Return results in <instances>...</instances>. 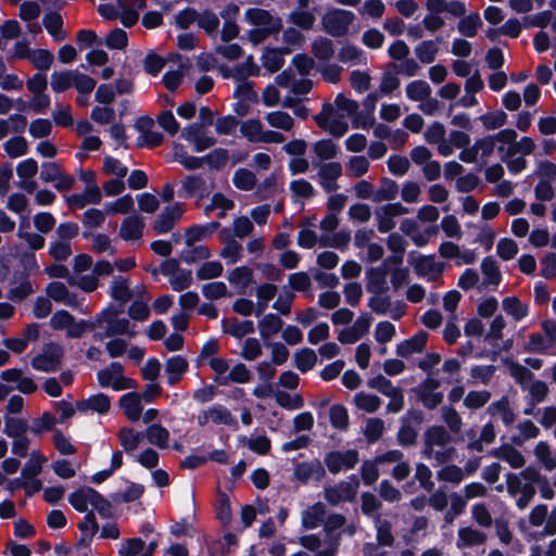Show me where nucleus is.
Returning a JSON list of instances; mask_svg holds the SVG:
<instances>
[{
  "mask_svg": "<svg viewBox=\"0 0 556 556\" xmlns=\"http://www.w3.org/2000/svg\"><path fill=\"white\" fill-rule=\"evenodd\" d=\"M358 463V453L355 450L330 452L325 457V465L331 473L349 470Z\"/></svg>",
  "mask_w": 556,
  "mask_h": 556,
  "instance_id": "16",
  "label": "nucleus"
},
{
  "mask_svg": "<svg viewBox=\"0 0 556 556\" xmlns=\"http://www.w3.org/2000/svg\"><path fill=\"white\" fill-rule=\"evenodd\" d=\"M534 455L545 470L552 471L556 468V453L546 442L541 441L536 444Z\"/></svg>",
  "mask_w": 556,
  "mask_h": 556,
  "instance_id": "56",
  "label": "nucleus"
},
{
  "mask_svg": "<svg viewBox=\"0 0 556 556\" xmlns=\"http://www.w3.org/2000/svg\"><path fill=\"white\" fill-rule=\"evenodd\" d=\"M42 23L54 40L62 41L66 38V34L62 30L63 20L60 14L49 13L43 17Z\"/></svg>",
  "mask_w": 556,
  "mask_h": 556,
  "instance_id": "58",
  "label": "nucleus"
},
{
  "mask_svg": "<svg viewBox=\"0 0 556 556\" xmlns=\"http://www.w3.org/2000/svg\"><path fill=\"white\" fill-rule=\"evenodd\" d=\"M188 368L189 363L181 355L169 357L165 362V375L167 383L169 386H175L176 383H178L184 377V375L187 372Z\"/></svg>",
  "mask_w": 556,
  "mask_h": 556,
  "instance_id": "29",
  "label": "nucleus"
},
{
  "mask_svg": "<svg viewBox=\"0 0 556 556\" xmlns=\"http://www.w3.org/2000/svg\"><path fill=\"white\" fill-rule=\"evenodd\" d=\"M371 320L368 314L359 315L352 326L342 329L338 333V340L343 344L355 343L369 331Z\"/></svg>",
  "mask_w": 556,
  "mask_h": 556,
  "instance_id": "17",
  "label": "nucleus"
},
{
  "mask_svg": "<svg viewBox=\"0 0 556 556\" xmlns=\"http://www.w3.org/2000/svg\"><path fill=\"white\" fill-rule=\"evenodd\" d=\"M488 413L493 417L501 418L506 426H509L515 421V414L510 407L508 399L505 396L493 402L488 407Z\"/></svg>",
  "mask_w": 556,
  "mask_h": 556,
  "instance_id": "46",
  "label": "nucleus"
},
{
  "mask_svg": "<svg viewBox=\"0 0 556 556\" xmlns=\"http://www.w3.org/2000/svg\"><path fill=\"white\" fill-rule=\"evenodd\" d=\"M223 329L226 333L235 338H242L254 332V323L248 319L239 320L238 318L231 317L223 320Z\"/></svg>",
  "mask_w": 556,
  "mask_h": 556,
  "instance_id": "41",
  "label": "nucleus"
},
{
  "mask_svg": "<svg viewBox=\"0 0 556 556\" xmlns=\"http://www.w3.org/2000/svg\"><path fill=\"white\" fill-rule=\"evenodd\" d=\"M184 214V206L180 203L166 206L154 222L153 229L156 233H166Z\"/></svg>",
  "mask_w": 556,
  "mask_h": 556,
  "instance_id": "20",
  "label": "nucleus"
},
{
  "mask_svg": "<svg viewBox=\"0 0 556 556\" xmlns=\"http://www.w3.org/2000/svg\"><path fill=\"white\" fill-rule=\"evenodd\" d=\"M50 326L54 330H66L68 338H80L86 331L84 320L75 321V318L67 311H56L50 318Z\"/></svg>",
  "mask_w": 556,
  "mask_h": 556,
  "instance_id": "14",
  "label": "nucleus"
},
{
  "mask_svg": "<svg viewBox=\"0 0 556 556\" xmlns=\"http://www.w3.org/2000/svg\"><path fill=\"white\" fill-rule=\"evenodd\" d=\"M46 293L53 301L66 306L76 307L79 305L77 295L71 292L63 282H50L46 288Z\"/></svg>",
  "mask_w": 556,
  "mask_h": 556,
  "instance_id": "25",
  "label": "nucleus"
},
{
  "mask_svg": "<svg viewBox=\"0 0 556 556\" xmlns=\"http://www.w3.org/2000/svg\"><path fill=\"white\" fill-rule=\"evenodd\" d=\"M324 470L319 462L301 463L294 469L295 478L301 482H308L313 479H319Z\"/></svg>",
  "mask_w": 556,
  "mask_h": 556,
  "instance_id": "48",
  "label": "nucleus"
},
{
  "mask_svg": "<svg viewBox=\"0 0 556 556\" xmlns=\"http://www.w3.org/2000/svg\"><path fill=\"white\" fill-rule=\"evenodd\" d=\"M325 516V504L315 503L302 513V525L305 529H315L323 523Z\"/></svg>",
  "mask_w": 556,
  "mask_h": 556,
  "instance_id": "42",
  "label": "nucleus"
},
{
  "mask_svg": "<svg viewBox=\"0 0 556 556\" xmlns=\"http://www.w3.org/2000/svg\"><path fill=\"white\" fill-rule=\"evenodd\" d=\"M55 422V417L51 413L45 412L41 416L33 420L29 430L33 434L40 437L53 430Z\"/></svg>",
  "mask_w": 556,
  "mask_h": 556,
  "instance_id": "63",
  "label": "nucleus"
},
{
  "mask_svg": "<svg viewBox=\"0 0 556 556\" xmlns=\"http://www.w3.org/2000/svg\"><path fill=\"white\" fill-rule=\"evenodd\" d=\"M359 488V481L355 475L348 480L340 481L333 485L324 489V495L331 505H339L342 502H351L356 497Z\"/></svg>",
  "mask_w": 556,
  "mask_h": 556,
  "instance_id": "8",
  "label": "nucleus"
},
{
  "mask_svg": "<svg viewBox=\"0 0 556 556\" xmlns=\"http://www.w3.org/2000/svg\"><path fill=\"white\" fill-rule=\"evenodd\" d=\"M253 270L248 266H239L229 271L227 279L229 283L235 287L238 293L245 292L252 282Z\"/></svg>",
  "mask_w": 556,
  "mask_h": 556,
  "instance_id": "36",
  "label": "nucleus"
},
{
  "mask_svg": "<svg viewBox=\"0 0 556 556\" xmlns=\"http://www.w3.org/2000/svg\"><path fill=\"white\" fill-rule=\"evenodd\" d=\"M491 454L506 462L511 468L519 469L526 464V458L520 451L509 444H504L497 448H494Z\"/></svg>",
  "mask_w": 556,
  "mask_h": 556,
  "instance_id": "31",
  "label": "nucleus"
},
{
  "mask_svg": "<svg viewBox=\"0 0 556 556\" xmlns=\"http://www.w3.org/2000/svg\"><path fill=\"white\" fill-rule=\"evenodd\" d=\"M486 541V534L472 527L460 528L457 532L456 546L467 548L482 545Z\"/></svg>",
  "mask_w": 556,
  "mask_h": 556,
  "instance_id": "32",
  "label": "nucleus"
},
{
  "mask_svg": "<svg viewBox=\"0 0 556 556\" xmlns=\"http://www.w3.org/2000/svg\"><path fill=\"white\" fill-rule=\"evenodd\" d=\"M506 327V320L503 315H496L490 323L489 329L483 337V340L491 344V351H480L473 354L475 358H484L489 357L491 359H495L497 354L500 353V343L498 341L503 338V330Z\"/></svg>",
  "mask_w": 556,
  "mask_h": 556,
  "instance_id": "11",
  "label": "nucleus"
},
{
  "mask_svg": "<svg viewBox=\"0 0 556 556\" xmlns=\"http://www.w3.org/2000/svg\"><path fill=\"white\" fill-rule=\"evenodd\" d=\"M148 442L159 448H167L169 442V431L159 424L149 426L144 433Z\"/></svg>",
  "mask_w": 556,
  "mask_h": 556,
  "instance_id": "47",
  "label": "nucleus"
},
{
  "mask_svg": "<svg viewBox=\"0 0 556 556\" xmlns=\"http://www.w3.org/2000/svg\"><path fill=\"white\" fill-rule=\"evenodd\" d=\"M143 437L144 434L142 432L127 427L122 428L117 434L119 443L127 454H131L136 448H138Z\"/></svg>",
  "mask_w": 556,
  "mask_h": 556,
  "instance_id": "44",
  "label": "nucleus"
},
{
  "mask_svg": "<svg viewBox=\"0 0 556 556\" xmlns=\"http://www.w3.org/2000/svg\"><path fill=\"white\" fill-rule=\"evenodd\" d=\"M406 96L412 101L420 102L431 96V88L425 80H414L406 86Z\"/></svg>",
  "mask_w": 556,
  "mask_h": 556,
  "instance_id": "64",
  "label": "nucleus"
},
{
  "mask_svg": "<svg viewBox=\"0 0 556 556\" xmlns=\"http://www.w3.org/2000/svg\"><path fill=\"white\" fill-rule=\"evenodd\" d=\"M288 22L303 30H309L314 27L316 16L313 11L294 10L289 14Z\"/></svg>",
  "mask_w": 556,
  "mask_h": 556,
  "instance_id": "59",
  "label": "nucleus"
},
{
  "mask_svg": "<svg viewBox=\"0 0 556 556\" xmlns=\"http://www.w3.org/2000/svg\"><path fill=\"white\" fill-rule=\"evenodd\" d=\"M388 270L384 267L370 268L367 273V290L379 294L388 289L387 283Z\"/></svg>",
  "mask_w": 556,
  "mask_h": 556,
  "instance_id": "43",
  "label": "nucleus"
},
{
  "mask_svg": "<svg viewBox=\"0 0 556 556\" xmlns=\"http://www.w3.org/2000/svg\"><path fill=\"white\" fill-rule=\"evenodd\" d=\"M118 404L129 421H137L142 416V396L139 393L128 392L123 394Z\"/></svg>",
  "mask_w": 556,
  "mask_h": 556,
  "instance_id": "24",
  "label": "nucleus"
},
{
  "mask_svg": "<svg viewBox=\"0 0 556 556\" xmlns=\"http://www.w3.org/2000/svg\"><path fill=\"white\" fill-rule=\"evenodd\" d=\"M240 132L251 143H283L286 137L277 131L266 129L258 118H248L240 124Z\"/></svg>",
  "mask_w": 556,
  "mask_h": 556,
  "instance_id": "3",
  "label": "nucleus"
},
{
  "mask_svg": "<svg viewBox=\"0 0 556 556\" xmlns=\"http://www.w3.org/2000/svg\"><path fill=\"white\" fill-rule=\"evenodd\" d=\"M277 293V287L273 283H262L256 288V311L255 315L260 316L268 306V302L275 298Z\"/></svg>",
  "mask_w": 556,
  "mask_h": 556,
  "instance_id": "53",
  "label": "nucleus"
},
{
  "mask_svg": "<svg viewBox=\"0 0 556 556\" xmlns=\"http://www.w3.org/2000/svg\"><path fill=\"white\" fill-rule=\"evenodd\" d=\"M312 53L321 61L330 60L334 54L333 43L326 37H318L312 43Z\"/></svg>",
  "mask_w": 556,
  "mask_h": 556,
  "instance_id": "62",
  "label": "nucleus"
},
{
  "mask_svg": "<svg viewBox=\"0 0 556 556\" xmlns=\"http://www.w3.org/2000/svg\"><path fill=\"white\" fill-rule=\"evenodd\" d=\"M494 151L493 137L488 135L477 139L471 147L463 149L458 157L465 163L480 162L481 164H486L494 154Z\"/></svg>",
  "mask_w": 556,
  "mask_h": 556,
  "instance_id": "9",
  "label": "nucleus"
},
{
  "mask_svg": "<svg viewBox=\"0 0 556 556\" xmlns=\"http://www.w3.org/2000/svg\"><path fill=\"white\" fill-rule=\"evenodd\" d=\"M144 223L141 217L131 215L123 219L118 236L125 241L140 240L143 235Z\"/></svg>",
  "mask_w": 556,
  "mask_h": 556,
  "instance_id": "27",
  "label": "nucleus"
},
{
  "mask_svg": "<svg viewBox=\"0 0 556 556\" xmlns=\"http://www.w3.org/2000/svg\"><path fill=\"white\" fill-rule=\"evenodd\" d=\"M355 20L351 11L332 8L321 18L323 29L332 37H343L349 33Z\"/></svg>",
  "mask_w": 556,
  "mask_h": 556,
  "instance_id": "5",
  "label": "nucleus"
},
{
  "mask_svg": "<svg viewBox=\"0 0 556 556\" xmlns=\"http://www.w3.org/2000/svg\"><path fill=\"white\" fill-rule=\"evenodd\" d=\"M502 309L513 318L515 323H520L529 315V305L517 296H506L502 300Z\"/></svg>",
  "mask_w": 556,
  "mask_h": 556,
  "instance_id": "33",
  "label": "nucleus"
},
{
  "mask_svg": "<svg viewBox=\"0 0 556 556\" xmlns=\"http://www.w3.org/2000/svg\"><path fill=\"white\" fill-rule=\"evenodd\" d=\"M507 114L502 110H495L482 114L479 119L486 130H495L507 123Z\"/></svg>",
  "mask_w": 556,
  "mask_h": 556,
  "instance_id": "61",
  "label": "nucleus"
},
{
  "mask_svg": "<svg viewBox=\"0 0 556 556\" xmlns=\"http://www.w3.org/2000/svg\"><path fill=\"white\" fill-rule=\"evenodd\" d=\"M318 166L319 184L326 192L336 191L339 186L337 179L342 174V166L339 162H329L324 164H315Z\"/></svg>",
  "mask_w": 556,
  "mask_h": 556,
  "instance_id": "21",
  "label": "nucleus"
},
{
  "mask_svg": "<svg viewBox=\"0 0 556 556\" xmlns=\"http://www.w3.org/2000/svg\"><path fill=\"white\" fill-rule=\"evenodd\" d=\"M374 522L378 545L392 546L394 536L391 531V522L387 519H382L380 515L375 516Z\"/></svg>",
  "mask_w": 556,
  "mask_h": 556,
  "instance_id": "51",
  "label": "nucleus"
},
{
  "mask_svg": "<svg viewBox=\"0 0 556 556\" xmlns=\"http://www.w3.org/2000/svg\"><path fill=\"white\" fill-rule=\"evenodd\" d=\"M266 123L274 128L273 130H281L292 132L295 122L293 117L285 111L267 112L264 116Z\"/></svg>",
  "mask_w": 556,
  "mask_h": 556,
  "instance_id": "39",
  "label": "nucleus"
},
{
  "mask_svg": "<svg viewBox=\"0 0 556 556\" xmlns=\"http://www.w3.org/2000/svg\"><path fill=\"white\" fill-rule=\"evenodd\" d=\"M219 226L218 222H212L206 225H195L188 228L185 232L187 247H192L195 242L210 237Z\"/></svg>",
  "mask_w": 556,
  "mask_h": 556,
  "instance_id": "40",
  "label": "nucleus"
},
{
  "mask_svg": "<svg viewBox=\"0 0 556 556\" xmlns=\"http://www.w3.org/2000/svg\"><path fill=\"white\" fill-rule=\"evenodd\" d=\"M94 493L96 490L91 488H81L70 495L68 502L77 511L85 513L88 510Z\"/></svg>",
  "mask_w": 556,
  "mask_h": 556,
  "instance_id": "50",
  "label": "nucleus"
},
{
  "mask_svg": "<svg viewBox=\"0 0 556 556\" xmlns=\"http://www.w3.org/2000/svg\"><path fill=\"white\" fill-rule=\"evenodd\" d=\"M111 296L122 304L128 302L131 298L130 285L128 279L116 276L113 278L110 289Z\"/></svg>",
  "mask_w": 556,
  "mask_h": 556,
  "instance_id": "55",
  "label": "nucleus"
},
{
  "mask_svg": "<svg viewBox=\"0 0 556 556\" xmlns=\"http://www.w3.org/2000/svg\"><path fill=\"white\" fill-rule=\"evenodd\" d=\"M47 457L39 450L33 451L29 454V458L22 470V478H36L40 473L42 465L47 463Z\"/></svg>",
  "mask_w": 556,
  "mask_h": 556,
  "instance_id": "49",
  "label": "nucleus"
},
{
  "mask_svg": "<svg viewBox=\"0 0 556 556\" xmlns=\"http://www.w3.org/2000/svg\"><path fill=\"white\" fill-rule=\"evenodd\" d=\"M0 378L5 382L14 383V388L25 394H30L37 389L34 380L30 377L25 376L23 370L18 368L3 370Z\"/></svg>",
  "mask_w": 556,
  "mask_h": 556,
  "instance_id": "23",
  "label": "nucleus"
},
{
  "mask_svg": "<svg viewBox=\"0 0 556 556\" xmlns=\"http://www.w3.org/2000/svg\"><path fill=\"white\" fill-rule=\"evenodd\" d=\"M244 17L253 27L261 28L271 34H277L282 27L281 18L264 9L251 8L245 11Z\"/></svg>",
  "mask_w": 556,
  "mask_h": 556,
  "instance_id": "13",
  "label": "nucleus"
},
{
  "mask_svg": "<svg viewBox=\"0 0 556 556\" xmlns=\"http://www.w3.org/2000/svg\"><path fill=\"white\" fill-rule=\"evenodd\" d=\"M64 351L60 344L54 342L47 343L41 352L31 359V366L34 369L43 372L54 371L58 369Z\"/></svg>",
  "mask_w": 556,
  "mask_h": 556,
  "instance_id": "10",
  "label": "nucleus"
},
{
  "mask_svg": "<svg viewBox=\"0 0 556 556\" xmlns=\"http://www.w3.org/2000/svg\"><path fill=\"white\" fill-rule=\"evenodd\" d=\"M232 184L239 190L250 191L256 186V176L250 169L239 168L233 174Z\"/></svg>",
  "mask_w": 556,
  "mask_h": 556,
  "instance_id": "60",
  "label": "nucleus"
},
{
  "mask_svg": "<svg viewBox=\"0 0 556 556\" xmlns=\"http://www.w3.org/2000/svg\"><path fill=\"white\" fill-rule=\"evenodd\" d=\"M197 422L201 427L207 425L225 426L230 429L238 428V420L235 415L226 406L222 404H213L201 410L197 416Z\"/></svg>",
  "mask_w": 556,
  "mask_h": 556,
  "instance_id": "7",
  "label": "nucleus"
},
{
  "mask_svg": "<svg viewBox=\"0 0 556 556\" xmlns=\"http://www.w3.org/2000/svg\"><path fill=\"white\" fill-rule=\"evenodd\" d=\"M123 372L122 364L113 362L106 368L98 371V382L102 388H112L115 391L134 389L136 387L135 380L125 377Z\"/></svg>",
  "mask_w": 556,
  "mask_h": 556,
  "instance_id": "6",
  "label": "nucleus"
},
{
  "mask_svg": "<svg viewBox=\"0 0 556 556\" xmlns=\"http://www.w3.org/2000/svg\"><path fill=\"white\" fill-rule=\"evenodd\" d=\"M111 397L104 393H96L76 402V409L81 414L106 415L111 410Z\"/></svg>",
  "mask_w": 556,
  "mask_h": 556,
  "instance_id": "18",
  "label": "nucleus"
},
{
  "mask_svg": "<svg viewBox=\"0 0 556 556\" xmlns=\"http://www.w3.org/2000/svg\"><path fill=\"white\" fill-rule=\"evenodd\" d=\"M440 40H424L415 47L417 59L424 64H430L434 61L439 51Z\"/></svg>",
  "mask_w": 556,
  "mask_h": 556,
  "instance_id": "52",
  "label": "nucleus"
},
{
  "mask_svg": "<svg viewBox=\"0 0 556 556\" xmlns=\"http://www.w3.org/2000/svg\"><path fill=\"white\" fill-rule=\"evenodd\" d=\"M482 26V21L479 13H471L469 15L463 16L458 24L457 30L465 37L472 38L478 34V30Z\"/></svg>",
  "mask_w": 556,
  "mask_h": 556,
  "instance_id": "54",
  "label": "nucleus"
},
{
  "mask_svg": "<svg viewBox=\"0 0 556 556\" xmlns=\"http://www.w3.org/2000/svg\"><path fill=\"white\" fill-rule=\"evenodd\" d=\"M38 172L37 161L34 159H27L20 162L16 166V174L20 178L17 187L28 193H33L37 188V182L34 180Z\"/></svg>",
  "mask_w": 556,
  "mask_h": 556,
  "instance_id": "19",
  "label": "nucleus"
},
{
  "mask_svg": "<svg viewBox=\"0 0 556 556\" xmlns=\"http://www.w3.org/2000/svg\"><path fill=\"white\" fill-rule=\"evenodd\" d=\"M317 363V354L314 350L303 348L294 353V366L301 372H307L315 367Z\"/></svg>",
  "mask_w": 556,
  "mask_h": 556,
  "instance_id": "57",
  "label": "nucleus"
},
{
  "mask_svg": "<svg viewBox=\"0 0 556 556\" xmlns=\"http://www.w3.org/2000/svg\"><path fill=\"white\" fill-rule=\"evenodd\" d=\"M451 435L442 426H433L427 429L425 432V445L424 450H428L429 453L433 452V447L439 445L450 444Z\"/></svg>",
  "mask_w": 556,
  "mask_h": 556,
  "instance_id": "37",
  "label": "nucleus"
},
{
  "mask_svg": "<svg viewBox=\"0 0 556 556\" xmlns=\"http://www.w3.org/2000/svg\"><path fill=\"white\" fill-rule=\"evenodd\" d=\"M283 326L282 319L274 314L269 313L264 315L257 324L260 336L263 340H269L281 331Z\"/></svg>",
  "mask_w": 556,
  "mask_h": 556,
  "instance_id": "35",
  "label": "nucleus"
},
{
  "mask_svg": "<svg viewBox=\"0 0 556 556\" xmlns=\"http://www.w3.org/2000/svg\"><path fill=\"white\" fill-rule=\"evenodd\" d=\"M348 119L331 103L324 104L321 112L315 116L317 125L337 138L343 137L349 130Z\"/></svg>",
  "mask_w": 556,
  "mask_h": 556,
  "instance_id": "4",
  "label": "nucleus"
},
{
  "mask_svg": "<svg viewBox=\"0 0 556 556\" xmlns=\"http://www.w3.org/2000/svg\"><path fill=\"white\" fill-rule=\"evenodd\" d=\"M491 136L493 137L495 149L501 160L517 154L530 155L535 149V143L532 138L526 136L517 140L518 135L511 128L502 129Z\"/></svg>",
  "mask_w": 556,
  "mask_h": 556,
  "instance_id": "2",
  "label": "nucleus"
},
{
  "mask_svg": "<svg viewBox=\"0 0 556 556\" xmlns=\"http://www.w3.org/2000/svg\"><path fill=\"white\" fill-rule=\"evenodd\" d=\"M480 268L483 275L481 288H491L492 290H496L502 280V274L497 262L492 256H486L482 260Z\"/></svg>",
  "mask_w": 556,
  "mask_h": 556,
  "instance_id": "28",
  "label": "nucleus"
},
{
  "mask_svg": "<svg viewBox=\"0 0 556 556\" xmlns=\"http://www.w3.org/2000/svg\"><path fill=\"white\" fill-rule=\"evenodd\" d=\"M121 334L134 338L137 336V331L127 318H111L108 320L105 332L100 334V339Z\"/></svg>",
  "mask_w": 556,
  "mask_h": 556,
  "instance_id": "34",
  "label": "nucleus"
},
{
  "mask_svg": "<svg viewBox=\"0 0 556 556\" xmlns=\"http://www.w3.org/2000/svg\"><path fill=\"white\" fill-rule=\"evenodd\" d=\"M439 388V380L427 378L414 389V392L426 408L434 409L443 401V393L438 391Z\"/></svg>",
  "mask_w": 556,
  "mask_h": 556,
  "instance_id": "15",
  "label": "nucleus"
},
{
  "mask_svg": "<svg viewBox=\"0 0 556 556\" xmlns=\"http://www.w3.org/2000/svg\"><path fill=\"white\" fill-rule=\"evenodd\" d=\"M541 475L534 467H527L518 473L508 472L506 475V491L515 498L516 506L520 510H525L532 502L540 482Z\"/></svg>",
  "mask_w": 556,
  "mask_h": 556,
  "instance_id": "1",
  "label": "nucleus"
},
{
  "mask_svg": "<svg viewBox=\"0 0 556 556\" xmlns=\"http://www.w3.org/2000/svg\"><path fill=\"white\" fill-rule=\"evenodd\" d=\"M289 53V48H267L262 54V64L269 73H276L285 64L283 55Z\"/></svg>",
  "mask_w": 556,
  "mask_h": 556,
  "instance_id": "30",
  "label": "nucleus"
},
{
  "mask_svg": "<svg viewBox=\"0 0 556 556\" xmlns=\"http://www.w3.org/2000/svg\"><path fill=\"white\" fill-rule=\"evenodd\" d=\"M252 374L248 367L244 364L239 363L230 369L227 376L223 378H214V380L220 386H228L230 382L248 383L250 382Z\"/></svg>",
  "mask_w": 556,
  "mask_h": 556,
  "instance_id": "45",
  "label": "nucleus"
},
{
  "mask_svg": "<svg viewBox=\"0 0 556 556\" xmlns=\"http://www.w3.org/2000/svg\"><path fill=\"white\" fill-rule=\"evenodd\" d=\"M428 333L418 331L407 340L400 342L396 345V354L401 357H409L413 354L421 353L426 346Z\"/></svg>",
  "mask_w": 556,
  "mask_h": 556,
  "instance_id": "26",
  "label": "nucleus"
},
{
  "mask_svg": "<svg viewBox=\"0 0 556 556\" xmlns=\"http://www.w3.org/2000/svg\"><path fill=\"white\" fill-rule=\"evenodd\" d=\"M338 59L340 62L349 65H366L368 62V58L366 53L354 45H343L339 52Z\"/></svg>",
  "mask_w": 556,
  "mask_h": 556,
  "instance_id": "38",
  "label": "nucleus"
},
{
  "mask_svg": "<svg viewBox=\"0 0 556 556\" xmlns=\"http://www.w3.org/2000/svg\"><path fill=\"white\" fill-rule=\"evenodd\" d=\"M414 268L418 276L435 281L441 277L444 265L438 262L433 255H421L416 258Z\"/></svg>",
  "mask_w": 556,
  "mask_h": 556,
  "instance_id": "22",
  "label": "nucleus"
},
{
  "mask_svg": "<svg viewBox=\"0 0 556 556\" xmlns=\"http://www.w3.org/2000/svg\"><path fill=\"white\" fill-rule=\"evenodd\" d=\"M407 213L408 208L400 202L389 203L377 207L375 211V218L378 231L381 233L391 231L396 225L395 218Z\"/></svg>",
  "mask_w": 556,
  "mask_h": 556,
  "instance_id": "12",
  "label": "nucleus"
}]
</instances>
